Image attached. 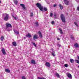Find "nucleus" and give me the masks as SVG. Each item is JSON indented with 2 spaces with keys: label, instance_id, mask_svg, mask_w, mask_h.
Here are the masks:
<instances>
[{
  "label": "nucleus",
  "instance_id": "obj_21",
  "mask_svg": "<svg viewBox=\"0 0 79 79\" xmlns=\"http://www.w3.org/2000/svg\"><path fill=\"white\" fill-rule=\"evenodd\" d=\"M59 6L61 10H63V6L61 5V4H59Z\"/></svg>",
  "mask_w": 79,
  "mask_h": 79
},
{
  "label": "nucleus",
  "instance_id": "obj_13",
  "mask_svg": "<svg viewBox=\"0 0 79 79\" xmlns=\"http://www.w3.org/2000/svg\"><path fill=\"white\" fill-rule=\"evenodd\" d=\"M45 65L48 67H50V64L48 62H46L45 64Z\"/></svg>",
  "mask_w": 79,
  "mask_h": 79
},
{
  "label": "nucleus",
  "instance_id": "obj_40",
  "mask_svg": "<svg viewBox=\"0 0 79 79\" xmlns=\"http://www.w3.org/2000/svg\"><path fill=\"white\" fill-rule=\"evenodd\" d=\"M58 47H61V44H58Z\"/></svg>",
  "mask_w": 79,
  "mask_h": 79
},
{
  "label": "nucleus",
  "instance_id": "obj_41",
  "mask_svg": "<svg viewBox=\"0 0 79 79\" xmlns=\"http://www.w3.org/2000/svg\"><path fill=\"white\" fill-rule=\"evenodd\" d=\"M57 6V5L56 4H54V7H55Z\"/></svg>",
  "mask_w": 79,
  "mask_h": 79
},
{
  "label": "nucleus",
  "instance_id": "obj_37",
  "mask_svg": "<svg viewBox=\"0 0 79 79\" xmlns=\"http://www.w3.org/2000/svg\"><path fill=\"white\" fill-rule=\"evenodd\" d=\"M64 66H65V67H66V68H67V67H68V64H65L64 65Z\"/></svg>",
  "mask_w": 79,
  "mask_h": 79
},
{
  "label": "nucleus",
  "instance_id": "obj_34",
  "mask_svg": "<svg viewBox=\"0 0 79 79\" xmlns=\"http://www.w3.org/2000/svg\"><path fill=\"white\" fill-rule=\"evenodd\" d=\"M71 36L70 37L71 39H73V40H74V37L73 36V35H71Z\"/></svg>",
  "mask_w": 79,
  "mask_h": 79
},
{
  "label": "nucleus",
  "instance_id": "obj_19",
  "mask_svg": "<svg viewBox=\"0 0 79 79\" xmlns=\"http://www.w3.org/2000/svg\"><path fill=\"white\" fill-rule=\"evenodd\" d=\"M59 30L60 31V34H63V32L62 31V30H61V28H59Z\"/></svg>",
  "mask_w": 79,
  "mask_h": 79
},
{
  "label": "nucleus",
  "instance_id": "obj_36",
  "mask_svg": "<svg viewBox=\"0 0 79 79\" xmlns=\"http://www.w3.org/2000/svg\"><path fill=\"white\" fill-rule=\"evenodd\" d=\"M22 79H26V77L24 76H23L22 78Z\"/></svg>",
  "mask_w": 79,
  "mask_h": 79
},
{
  "label": "nucleus",
  "instance_id": "obj_17",
  "mask_svg": "<svg viewBox=\"0 0 79 79\" xmlns=\"http://www.w3.org/2000/svg\"><path fill=\"white\" fill-rule=\"evenodd\" d=\"M74 46L76 47V48H78L79 47V45H78V44L77 43L74 44Z\"/></svg>",
  "mask_w": 79,
  "mask_h": 79
},
{
  "label": "nucleus",
  "instance_id": "obj_2",
  "mask_svg": "<svg viewBox=\"0 0 79 79\" xmlns=\"http://www.w3.org/2000/svg\"><path fill=\"white\" fill-rule=\"evenodd\" d=\"M37 7L38 8L40 11H43V6H42L41 4L40 3H37L36 4Z\"/></svg>",
  "mask_w": 79,
  "mask_h": 79
},
{
  "label": "nucleus",
  "instance_id": "obj_5",
  "mask_svg": "<svg viewBox=\"0 0 79 79\" xmlns=\"http://www.w3.org/2000/svg\"><path fill=\"white\" fill-rule=\"evenodd\" d=\"M20 5L22 7L23 10L25 11V10H26V8L25 7V5L24 4H20Z\"/></svg>",
  "mask_w": 79,
  "mask_h": 79
},
{
  "label": "nucleus",
  "instance_id": "obj_18",
  "mask_svg": "<svg viewBox=\"0 0 79 79\" xmlns=\"http://www.w3.org/2000/svg\"><path fill=\"white\" fill-rule=\"evenodd\" d=\"M67 76L69 77V78H70L72 77V75L70 73H68V74H67Z\"/></svg>",
  "mask_w": 79,
  "mask_h": 79
},
{
  "label": "nucleus",
  "instance_id": "obj_26",
  "mask_svg": "<svg viewBox=\"0 0 79 79\" xmlns=\"http://www.w3.org/2000/svg\"><path fill=\"white\" fill-rule=\"evenodd\" d=\"M44 10L45 11H47V8L46 7H44Z\"/></svg>",
  "mask_w": 79,
  "mask_h": 79
},
{
  "label": "nucleus",
  "instance_id": "obj_32",
  "mask_svg": "<svg viewBox=\"0 0 79 79\" xmlns=\"http://www.w3.org/2000/svg\"><path fill=\"white\" fill-rule=\"evenodd\" d=\"M53 15V13H50V16L51 17H52Z\"/></svg>",
  "mask_w": 79,
  "mask_h": 79
},
{
  "label": "nucleus",
  "instance_id": "obj_30",
  "mask_svg": "<svg viewBox=\"0 0 79 79\" xmlns=\"http://www.w3.org/2000/svg\"><path fill=\"white\" fill-rule=\"evenodd\" d=\"M74 24H75V25H76L77 27H78V25H77V23H76V22H74Z\"/></svg>",
  "mask_w": 79,
  "mask_h": 79
},
{
  "label": "nucleus",
  "instance_id": "obj_23",
  "mask_svg": "<svg viewBox=\"0 0 79 79\" xmlns=\"http://www.w3.org/2000/svg\"><path fill=\"white\" fill-rule=\"evenodd\" d=\"M70 62H71L72 63H74V60L73 59H70Z\"/></svg>",
  "mask_w": 79,
  "mask_h": 79
},
{
  "label": "nucleus",
  "instance_id": "obj_4",
  "mask_svg": "<svg viewBox=\"0 0 79 79\" xmlns=\"http://www.w3.org/2000/svg\"><path fill=\"white\" fill-rule=\"evenodd\" d=\"M6 27H12V25L10 23H6Z\"/></svg>",
  "mask_w": 79,
  "mask_h": 79
},
{
  "label": "nucleus",
  "instance_id": "obj_35",
  "mask_svg": "<svg viewBox=\"0 0 79 79\" xmlns=\"http://www.w3.org/2000/svg\"><path fill=\"white\" fill-rule=\"evenodd\" d=\"M54 16L55 17H56V16H57V14H56V13L54 12Z\"/></svg>",
  "mask_w": 79,
  "mask_h": 79
},
{
  "label": "nucleus",
  "instance_id": "obj_3",
  "mask_svg": "<svg viewBox=\"0 0 79 79\" xmlns=\"http://www.w3.org/2000/svg\"><path fill=\"white\" fill-rule=\"evenodd\" d=\"M60 18L62 22L63 23H65L66 21L65 20V17L63 14H61L60 15Z\"/></svg>",
  "mask_w": 79,
  "mask_h": 79
},
{
  "label": "nucleus",
  "instance_id": "obj_8",
  "mask_svg": "<svg viewBox=\"0 0 79 79\" xmlns=\"http://www.w3.org/2000/svg\"><path fill=\"white\" fill-rule=\"evenodd\" d=\"M38 34L40 38H42V33H41V32L40 31H39Z\"/></svg>",
  "mask_w": 79,
  "mask_h": 79
},
{
  "label": "nucleus",
  "instance_id": "obj_22",
  "mask_svg": "<svg viewBox=\"0 0 79 79\" xmlns=\"http://www.w3.org/2000/svg\"><path fill=\"white\" fill-rule=\"evenodd\" d=\"M56 76L58 78L60 77V75L58 73H56Z\"/></svg>",
  "mask_w": 79,
  "mask_h": 79
},
{
  "label": "nucleus",
  "instance_id": "obj_25",
  "mask_svg": "<svg viewBox=\"0 0 79 79\" xmlns=\"http://www.w3.org/2000/svg\"><path fill=\"white\" fill-rule=\"evenodd\" d=\"M53 52H52V55L53 56H55V51H53Z\"/></svg>",
  "mask_w": 79,
  "mask_h": 79
},
{
  "label": "nucleus",
  "instance_id": "obj_6",
  "mask_svg": "<svg viewBox=\"0 0 79 79\" xmlns=\"http://www.w3.org/2000/svg\"><path fill=\"white\" fill-rule=\"evenodd\" d=\"M1 51L3 53V54L4 55H6V52H5V50L4 48H2V49Z\"/></svg>",
  "mask_w": 79,
  "mask_h": 79
},
{
  "label": "nucleus",
  "instance_id": "obj_27",
  "mask_svg": "<svg viewBox=\"0 0 79 79\" xmlns=\"http://www.w3.org/2000/svg\"><path fill=\"white\" fill-rule=\"evenodd\" d=\"M35 24H36V26H37V27H38V26H39V23H37V22H36L35 23Z\"/></svg>",
  "mask_w": 79,
  "mask_h": 79
},
{
  "label": "nucleus",
  "instance_id": "obj_45",
  "mask_svg": "<svg viewBox=\"0 0 79 79\" xmlns=\"http://www.w3.org/2000/svg\"><path fill=\"white\" fill-rule=\"evenodd\" d=\"M0 3H1V1L0 0Z\"/></svg>",
  "mask_w": 79,
  "mask_h": 79
},
{
  "label": "nucleus",
  "instance_id": "obj_33",
  "mask_svg": "<svg viewBox=\"0 0 79 79\" xmlns=\"http://www.w3.org/2000/svg\"><path fill=\"white\" fill-rule=\"evenodd\" d=\"M38 79H46V78H44V77H38Z\"/></svg>",
  "mask_w": 79,
  "mask_h": 79
},
{
  "label": "nucleus",
  "instance_id": "obj_42",
  "mask_svg": "<svg viewBox=\"0 0 79 79\" xmlns=\"http://www.w3.org/2000/svg\"><path fill=\"white\" fill-rule=\"evenodd\" d=\"M57 40H60V38H57Z\"/></svg>",
  "mask_w": 79,
  "mask_h": 79
},
{
  "label": "nucleus",
  "instance_id": "obj_44",
  "mask_svg": "<svg viewBox=\"0 0 79 79\" xmlns=\"http://www.w3.org/2000/svg\"><path fill=\"white\" fill-rule=\"evenodd\" d=\"M24 40L26 39V37H24Z\"/></svg>",
  "mask_w": 79,
  "mask_h": 79
},
{
  "label": "nucleus",
  "instance_id": "obj_10",
  "mask_svg": "<svg viewBox=\"0 0 79 79\" xmlns=\"http://www.w3.org/2000/svg\"><path fill=\"white\" fill-rule=\"evenodd\" d=\"M64 3L67 5H68L69 3V1H67L66 0H64Z\"/></svg>",
  "mask_w": 79,
  "mask_h": 79
},
{
  "label": "nucleus",
  "instance_id": "obj_24",
  "mask_svg": "<svg viewBox=\"0 0 79 79\" xmlns=\"http://www.w3.org/2000/svg\"><path fill=\"white\" fill-rule=\"evenodd\" d=\"M4 40V37L2 36L1 38V41H3V40Z\"/></svg>",
  "mask_w": 79,
  "mask_h": 79
},
{
  "label": "nucleus",
  "instance_id": "obj_43",
  "mask_svg": "<svg viewBox=\"0 0 79 79\" xmlns=\"http://www.w3.org/2000/svg\"><path fill=\"white\" fill-rule=\"evenodd\" d=\"M77 10L79 11V7H78L77 8Z\"/></svg>",
  "mask_w": 79,
  "mask_h": 79
},
{
  "label": "nucleus",
  "instance_id": "obj_11",
  "mask_svg": "<svg viewBox=\"0 0 79 79\" xmlns=\"http://www.w3.org/2000/svg\"><path fill=\"white\" fill-rule=\"evenodd\" d=\"M13 31L15 34H19V31H17L16 30H15V29H13Z\"/></svg>",
  "mask_w": 79,
  "mask_h": 79
},
{
  "label": "nucleus",
  "instance_id": "obj_28",
  "mask_svg": "<svg viewBox=\"0 0 79 79\" xmlns=\"http://www.w3.org/2000/svg\"><path fill=\"white\" fill-rule=\"evenodd\" d=\"M32 44H33V45L34 46V47H37V45H36V44H35V43H32Z\"/></svg>",
  "mask_w": 79,
  "mask_h": 79
},
{
  "label": "nucleus",
  "instance_id": "obj_15",
  "mask_svg": "<svg viewBox=\"0 0 79 79\" xmlns=\"http://www.w3.org/2000/svg\"><path fill=\"white\" fill-rule=\"evenodd\" d=\"M5 71L6 72V73H10V70L7 69H5Z\"/></svg>",
  "mask_w": 79,
  "mask_h": 79
},
{
  "label": "nucleus",
  "instance_id": "obj_38",
  "mask_svg": "<svg viewBox=\"0 0 79 79\" xmlns=\"http://www.w3.org/2000/svg\"><path fill=\"white\" fill-rule=\"evenodd\" d=\"M75 61H76V62L78 63V64H79V61L78 60H75Z\"/></svg>",
  "mask_w": 79,
  "mask_h": 79
},
{
  "label": "nucleus",
  "instance_id": "obj_9",
  "mask_svg": "<svg viewBox=\"0 0 79 79\" xmlns=\"http://www.w3.org/2000/svg\"><path fill=\"white\" fill-rule=\"evenodd\" d=\"M26 37H29V38H31V34L29 33H28L27 35H26Z\"/></svg>",
  "mask_w": 79,
  "mask_h": 79
},
{
  "label": "nucleus",
  "instance_id": "obj_31",
  "mask_svg": "<svg viewBox=\"0 0 79 79\" xmlns=\"http://www.w3.org/2000/svg\"><path fill=\"white\" fill-rule=\"evenodd\" d=\"M33 15H34V14L32 13L31 12L30 15V17H32L33 16Z\"/></svg>",
  "mask_w": 79,
  "mask_h": 79
},
{
  "label": "nucleus",
  "instance_id": "obj_12",
  "mask_svg": "<svg viewBox=\"0 0 79 79\" xmlns=\"http://www.w3.org/2000/svg\"><path fill=\"white\" fill-rule=\"evenodd\" d=\"M33 38L34 39H38V37H37V35H35L33 36Z\"/></svg>",
  "mask_w": 79,
  "mask_h": 79
},
{
  "label": "nucleus",
  "instance_id": "obj_16",
  "mask_svg": "<svg viewBox=\"0 0 79 79\" xmlns=\"http://www.w3.org/2000/svg\"><path fill=\"white\" fill-rule=\"evenodd\" d=\"M12 44L15 47H16V45H17V44H16V42L15 41L12 42Z\"/></svg>",
  "mask_w": 79,
  "mask_h": 79
},
{
  "label": "nucleus",
  "instance_id": "obj_29",
  "mask_svg": "<svg viewBox=\"0 0 79 79\" xmlns=\"http://www.w3.org/2000/svg\"><path fill=\"white\" fill-rule=\"evenodd\" d=\"M12 16L13 18H15V20H17V19L18 18H17L16 17H14V15H12Z\"/></svg>",
  "mask_w": 79,
  "mask_h": 79
},
{
  "label": "nucleus",
  "instance_id": "obj_14",
  "mask_svg": "<svg viewBox=\"0 0 79 79\" xmlns=\"http://www.w3.org/2000/svg\"><path fill=\"white\" fill-rule=\"evenodd\" d=\"M31 63L32 64H35V61L34 60H31Z\"/></svg>",
  "mask_w": 79,
  "mask_h": 79
},
{
  "label": "nucleus",
  "instance_id": "obj_20",
  "mask_svg": "<svg viewBox=\"0 0 79 79\" xmlns=\"http://www.w3.org/2000/svg\"><path fill=\"white\" fill-rule=\"evenodd\" d=\"M14 2L15 3V5H17L18 4V1L16 0H14Z\"/></svg>",
  "mask_w": 79,
  "mask_h": 79
},
{
  "label": "nucleus",
  "instance_id": "obj_1",
  "mask_svg": "<svg viewBox=\"0 0 79 79\" xmlns=\"http://www.w3.org/2000/svg\"><path fill=\"white\" fill-rule=\"evenodd\" d=\"M3 17H4L3 19L6 21H7L9 18V15L8 14L5 13L3 15Z\"/></svg>",
  "mask_w": 79,
  "mask_h": 79
},
{
  "label": "nucleus",
  "instance_id": "obj_7",
  "mask_svg": "<svg viewBox=\"0 0 79 79\" xmlns=\"http://www.w3.org/2000/svg\"><path fill=\"white\" fill-rule=\"evenodd\" d=\"M5 29L6 31H7L8 32H9V31H10V28H9V27H5Z\"/></svg>",
  "mask_w": 79,
  "mask_h": 79
},
{
  "label": "nucleus",
  "instance_id": "obj_39",
  "mask_svg": "<svg viewBox=\"0 0 79 79\" xmlns=\"http://www.w3.org/2000/svg\"><path fill=\"white\" fill-rule=\"evenodd\" d=\"M51 24H55V22H54V21H52L51 22Z\"/></svg>",
  "mask_w": 79,
  "mask_h": 79
}]
</instances>
